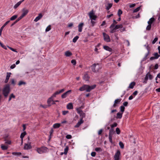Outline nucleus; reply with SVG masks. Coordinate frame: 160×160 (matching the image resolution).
<instances>
[{"instance_id": "nucleus-27", "label": "nucleus", "mask_w": 160, "mask_h": 160, "mask_svg": "<svg viewBox=\"0 0 160 160\" xmlns=\"http://www.w3.org/2000/svg\"><path fill=\"white\" fill-rule=\"evenodd\" d=\"M60 125H60V123H55V124H54L53 125V127L54 128H59L60 127Z\"/></svg>"}, {"instance_id": "nucleus-44", "label": "nucleus", "mask_w": 160, "mask_h": 160, "mask_svg": "<svg viewBox=\"0 0 160 160\" xmlns=\"http://www.w3.org/2000/svg\"><path fill=\"white\" fill-rule=\"evenodd\" d=\"M148 24V25L147 26L146 28V30H150L151 28V25L149 24V23Z\"/></svg>"}, {"instance_id": "nucleus-36", "label": "nucleus", "mask_w": 160, "mask_h": 160, "mask_svg": "<svg viewBox=\"0 0 160 160\" xmlns=\"http://www.w3.org/2000/svg\"><path fill=\"white\" fill-rule=\"evenodd\" d=\"M68 150V146H67L66 148L64 149V154H67Z\"/></svg>"}, {"instance_id": "nucleus-49", "label": "nucleus", "mask_w": 160, "mask_h": 160, "mask_svg": "<svg viewBox=\"0 0 160 160\" xmlns=\"http://www.w3.org/2000/svg\"><path fill=\"white\" fill-rule=\"evenodd\" d=\"M7 47L9 48L12 51H13L14 52H17V51L16 50L11 47H10L8 46H7Z\"/></svg>"}, {"instance_id": "nucleus-50", "label": "nucleus", "mask_w": 160, "mask_h": 160, "mask_svg": "<svg viewBox=\"0 0 160 160\" xmlns=\"http://www.w3.org/2000/svg\"><path fill=\"white\" fill-rule=\"evenodd\" d=\"M158 38L157 37L155 38L153 41H152V43L153 44L155 43L158 41Z\"/></svg>"}, {"instance_id": "nucleus-59", "label": "nucleus", "mask_w": 160, "mask_h": 160, "mask_svg": "<svg viewBox=\"0 0 160 160\" xmlns=\"http://www.w3.org/2000/svg\"><path fill=\"white\" fill-rule=\"evenodd\" d=\"M62 114L64 115H66L68 112V111H62Z\"/></svg>"}, {"instance_id": "nucleus-28", "label": "nucleus", "mask_w": 160, "mask_h": 160, "mask_svg": "<svg viewBox=\"0 0 160 160\" xmlns=\"http://www.w3.org/2000/svg\"><path fill=\"white\" fill-rule=\"evenodd\" d=\"M122 24H120V25H116L115 27H114V29H118L119 28H122Z\"/></svg>"}, {"instance_id": "nucleus-42", "label": "nucleus", "mask_w": 160, "mask_h": 160, "mask_svg": "<svg viewBox=\"0 0 160 160\" xmlns=\"http://www.w3.org/2000/svg\"><path fill=\"white\" fill-rule=\"evenodd\" d=\"M119 145L120 147V148L122 149V148H123L124 147V144H123V143L121 142H119Z\"/></svg>"}, {"instance_id": "nucleus-21", "label": "nucleus", "mask_w": 160, "mask_h": 160, "mask_svg": "<svg viewBox=\"0 0 160 160\" xmlns=\"http://www.w3.org/2000/svg\"><path fill=\"white\" fill-rule=\"evenodd\" d=\"M115 132L113 128H111L109 130V136H112L113 134Z\"/></svg>"}, {"instance_id": "nucleus-17", "label": "nucleus", "mask_w": 160, "mask_h": 160, "mask_svg": "<svg viewBox=\"0 0 160 160\" xmlns=\"http://www.w3.org/2000/svg\"><path fill=\"white\" fill-rule=\"evenodd\" d=\"M84 24L83 23H81L78 26V31L79 32H81L82 31V28Z\"/></svg>"}, {"instance_id": "nucleus-15", "label": "nucleus", "mask_w": 160, "mask_h": 160, "mask_svg": "<svg viewBox=\"0 0 160 160\" xmlns=\"http://www.w3.org/2000/svg\"><path fill=\"white\" fill-rule=\"evenodd\" d=\"M53 98L52 97L49 98L47 100V103L48 104V106L50 107L52 105V103L53 101Z\"/></svg>"}, {"instance_id": "nucleus-41", "label": "nucleus", "mask_w": 160, "mask_h": 160, "mask_svg": "<svg viewBox=\"0 0 160 160\" xmlns=\"http://www.w3.org/2000/svg\"><path fill=\"white\" fill-rule=\"evenodd\" d=\"M153 55L156 58L158 59L160 56V54L158 55V52H156L153 54Z\"/></svg>"}, {"instance_id": "nucleus-61", "label": "nucleus", "mask_w": 160, "mask_h": 160, "mask_svg": "<svg viewBox=\"0 0 160 160\" xmlns=\"http://www.w3.org/2000/svg\"><path fill=\"white\" fill-rule=\"evenodd\" d=\"M40 106L44 108H48V107H49V106H48V105H41Z\"/></svg>"}, {"instance_id": "nucleus-6", "label": "nucleus", "mask_w": 160, "mask_h": 160, "mask_svg": "<svg viewBox=\"0 0 160 160\" xmlns=\"http://www.w3.org/2000/svg\"><path fill=\"white\" fill-rule=\"evenodd\" d=\"M103 35L104 37V40L107 42L110 41V39L109 36L105 32L103 33Z\"/></svg>"}, {"instance_id": "nucleus-46", "label": "nucleus", "mask_w": 160, "mask_h": 160, "mask_svg": "<svg viewBox=\"0 0 160 160\" xmlns=\"http://www.w3.org/2000/svg\"><path fill=\"white\" fill-rule=\"evenodd\" d=\"M140 8V7H138L134 9V10H133V12H138V11L139 10Z\"/></svg>"}, {"instance_id": "nucleus-57", "label": "nucleus", "mask_w": 160, "mask_h": 160, "mask_svg": "<svg viewBox=\"0 0 160 160\" xmlns=\"http://www.w3.org/2000/svg\"><path fill=\"white\" fill-rule=\"evenodd\" d=\"M23 17L21 15L20 16L17 20H16L17 21V22H18L19 20H20Z\"/></svg>"}, {"instance_id": "nucleus-13", "label": "nucleus", "mask_w": 160, "mask_h": 160, "mask_svg": "<svg viewBox=\"0 0 160 160\" xmlns=\"http://www.w3.org/2000/svg\"><path fill=\"white\" fill-rule=\"evenodd\" d=\"M42 16H43L42 13H39L38 14V16L36 17V18L34 20V21L35 22H37L42 18Z\"/></svg>"}, {"instance_id": "nucleus-60", "label": "nucleus", "mask_w": 160, "mask_h": 160, "mask_svg": "<svg viewBox=\"0 0 160 160\" xmlns=\"http://www.w3.org/2000/svg\"><path fill=\"white\" fill-rule=\"evenodd\" d=\"M112 136H109V142L111 143H112L113 142H112Z\"/></svg>"}, {"instance_id": "nucleus-7", "label": "nucleus", "mask_w": 160, "mask_h": 160, "mask_svg": "<svg viewBox=\"0 0 160 160\" xmlns=\"http://www.w3.org/2000/svg\"><path fill=\"white\" fill-rule=\"evenodd\" d=\"M121 153L119 150H118L115 153L114 156V160H119V156L120 155Z\"/></svg>"}, {"instance_id": "nucleus-20", "label": "nucleus", "mask_w": 160, "mask_h": 160, "mask_svg": "<svg viewBox=\"0 0 160 160\" xmlns=\"http://www.w3.org/2000/svg\"><path fill=\"white\" fill-rule=\"evenodd\" d=\"M67 108L68 109H72L73 108V105L72 103H70L67 104Z\"/></svg>"}, {"instance_id": "nucleus-37", "label": "nucleus", "mask_w": 160, "mask_h": 160, "mask_svg": "<svg viewBox=\"0 0 160 160\" xmlns=\"http://www.w3.org/2000/svg\"><path fill=\"white\" fill-rule=\"evenodd\" d=\"M78 38H79V37L77 36L75 37L73 39V40H72L73 42L74 43L76 42H77V40L78 39Z\"/></svg>"}, {"instance_id": "nucleus-2", "label": "nucleus", "mask_w": 160, "mask_h": 160, "mask_svg": "<svg viewBox=\"0 0 160 160\" xmlns=\"http://www.w3.org/2000/svg\"><path fill=\"white\" fill-rule=\"evenodd\" d=\"M10 91V85L7 84L2 89V94L5 98H7Z\"/></svg>"}, {"instance_id": "nucleus-30", "label": "nucleus", "mask_w": 160, "mask_h": 160, "mask_svg": "<svg viewBox=\"0 0 160 160\" xmlns=\"http://www.w3.org/2000/svg\"><path fill=\"white\" fill-rule=\"evenodd\" d=\"M21 4V2H19L17 3L14 6V9L17 8Z\"/></svg>"}, {"instance_id": "nucleus-25", "label": "nucleus", "mask_w": 160, "mask_h": 160, "mask_svg": "<svg viewBox=\"0 0 160 160\" xmlns=\"http://www.w3.org/2000/svg\"><path fill=\"white\" fill-rule=\"evenodd\" d=\"M155 20V19L153 18H151L148 22V23L150 24H152V23Z\"/></svg>"}, {"instance_id": "nucleus-14", "label": "nucleus", "mask_w": 160, "mask_h": 160, "mask_svg": "<svg viewBox=\"0 0 160 160\" xmlns=\"http://www.w3.org/2000/svg\"><path fill=\"white\" fill-rule=\"evenodd\" d=\"M147 49L148 50V52L146 54L145 57L144 58V59L145 60H146L148 58V55L150 53V48L148 47V46H147Z\"/></svg>"}, {"instance_id": "nucleus-48", "label": "nucleus", "mask_w": 160, "mask_h": 160, "mask_svg": "<svg viewBox=\"0 0 160 160\" xmlns=\"http://www.w3.org/2000/svg\"><path fill=\"white\" fill-rule=\"evenodd\" d=\"M116 133H117V134H120V130L119 129V128H116Z\"/></svg>"}, {"instance_id": "nucleus-47", "label": "nucleus", "mask_w": 160, "mask_h": 160, "mask_svg": "<svg viewBox=\"0 0 160 160\" xmlns=\"http://www.w3.org/2000/svg\"><path fill=\"white\" fill-rule=\"evenodd\" d=\"M53 129H51V130L50 132V135L49 136V140H50L51 139V136L52 135V134L53 133Z\"/></svg>"}, {"instance_id": "nucleus-53", "label": "nucleus", "mask_w": 160, "mask_h": 160, "mask_svg": "<svg viewBox=\"0 0 160 160\" xmlns=\"http://www.w3.org/2000/svg\"><path fill=\"white\" fill-rule=\"evenodd\" d=\"M118 124L116 122H115L113 124H112L111 126V128H113L117 126Z\"/></svg>"}, {"instance_id": "nucleus-34", "label": "nucleus", "mask_w": 160, "mask_h": 160, "mask_svg": "<svg viewBox=\"0 0 160 160\" xmlns=\"http://www.w3.org/2000/svg\"><path fill=\"white\" fill-rule=\"evenodd\" d=\"M1 148L2 149V150H7L8 149V147L7 146H6L5 145H1Z\"/></svg>"}, {"instance_id": "nucleus-4", "label": "nucleus", "mask_w": 160, "mask_h": 160, "mask_svg": "<svg viewBox=\"0 0 160 160\" xmlns=\"http://www.w3.org/2000/svg\"><path fill=\"white\" fill-rule=\"evenodd\" d=\"M89 15L91 20H95L97 18L96 16L94 15L93 10H92L89 13Z\"/></svg>"}, {"instance_id": "nucleus-52", "label": "nucleus", "mask_w": 160, "mask_h": 160, "mask_svg": "<svg viewBox=\"0 0 160 160\" xmlns=\"http://www.w3.org/2000/svg\"><path fill=\"white\" fill-rule=\"evenodd\" d=\"M121 101V99H116L114 101L115 104H117L119 103Z\"/></svg>"}, {"instance_id": "nucleus-10", "label": "nucleus", "mask_w": 160, "mask_h": 160, "mask_svg": "<svg viewBox=\"0 0 160 160\" xmlns=\"http://www.w3.org/2000/svg\"><path fill=\"white\" fill-rule=\"evenodd\" d=\"M83 122L84 121L82 118H81L80 121L77 123V124L74 126V128H78L83 123Z\"/></svg>"}, {"instance_id": "nucleus-55", "label": "nucleus", "mask_w": 160, "mask_h": 160, "mask_svg": "<svg viewBox=\"0 0 160 160\" xmlns=\"http://www.w3.org/2000/svg\"><path fill=\"white\" fill-rule=\"evenodd\" d=\"M12 154L13 155H20L21 154V153L13 152H12Z\"/></svg>"}, {"instance_id": "nucleus-51", "label": "nucleus", "mask_w": 160, "mask_h": 160, "mask_svg": "<svg viewBox=\"0 0 160 160\" xmlns=\"http://www.w3.org/2000/svg\"><path fill=\"white\" fill-rule=\"evenodd\" d=\"M95 150L96 152H98L99 151H102V150L100 148L97 147L95 148Z\"/></svg>"}, {"instance_id": "nucleus-40", "label": "nucleus", "mask_w": 160, "mask_h": 160, "mask_svg": "<svg viewBox=\"0 0 160 160\" xmlns=\"http://www.w3.org/2000/svg\"><path fill=\"white\" fill-rule=\"evenodd\" d=\"M148 75H147V74L145 76V78L144 81L143 82L144 83H146L147 82V81L148 79Z\"/></svg>"}, {"instance_id": "nucleus-54", "label": "nucleus", "mask_w": 160, "mask_h": 160, "mask_svg": "<svg viewBox=\"0 0 160 160\" xmlns=\"http://www.w3.org/2000/svg\"><path fill=\"white\" fill-rule=\"evenodd\" d=\"M71 62L72 64L73 65H75L76 63V61L75 60L73 59L71 60Z\"/></svg>"}, {"instance_id": "nucleus-33", "label": "nucleus", "mask_w": 160, "mask_h": 160, "mask_svg": "<svg viewBox=\"0 0 160 160\" xmlns=\"http://www.w3.org/2000/svg\"><path fill=\"white\" fill-rule=\"evenodd\" d=\"M26 134V132H24L21 133L20 136L21 138L23 139V138Z\"/></svg>"}, {"instance_id": "nucleus-16", "label": "nucleus", "mask_w": 160, "mask_h": 160, "mask_svg": "<svg viewBox=\"0 0 160 160\" xmlns=\"http://www.w3.org/2000/svg\"><path fill=\"white\" fill-rule=\"evenodd\" d=\"M11 74V72H7V76L6 79L5 80V83H7L10 77V75Z\"/></svg>"}, {"instance_id": "nucleus-9", "label": "nucleus", "mask_w": 160, "mask_h": 160, "mask_svg": "<svg viewBox=\"0 0 160 160\" xmlns=\"http://www.w3.org/2000/svg\"><path fill=\"white\" fill-rule=\"evenodd\" d=\"M64 91V89H62L61 90H59V91H57L51 97H52V98H53V97H56V95L59 94L60 93H61Z\"/></svg>"}, {"instance_id": "nucleus-64", "label": "nucleus", "mask_w": 160, "mask_h": 160, "mask_svg": "<svg viewBox=\"0 0 160 160\" xmlns=\"http://www.w3.org/2000/svg\"><path fill=\"white\" fill-rule=\"evenodd\" d=\"M128 102H125L123 103V106H127L128 104Z\"/></svg>"}, {"instance_id": "nucleus-45", "label": "nucleus", "mask_w": 160, "mask_h": 160, "mask_svg": "<svg viewBox=\"0 0 160 160\" xmlns=\"http://www.w3.org/2000/svg\"><path fill=\"white\" fill-rule=\"evenodd\" d=\"M125 107L123 106H121L120 107V111L122 113L124 111Z\"/></svg>"}, {"instance_id": "nucleus-43", "label": "nucleus", "mask_w": 160, "mask_h": 160, "mask_svg": "<svg viewBox=\"0 0 160 160\" xmlns=\"http://www.w3.org/2000/svg\"><path fill=\"white\" fill-rule=\"evenodd\" d=\"M51 26L50 25H49L48 26L46 29V32H47L49 31L51 29Z\"/></svg>"}, {"instance_id": "nucleus-26", "label": "nucleus", "mask_w": 160, "mask_h": 160, "mask_svg": "<svg viewBox=\"0 0 160 160\" xmlns=\"http://www.w3.org/2000/svg\"><path fill=\"white\" fill-rule=\"evenodd\" d=\"M83 78L86 81H88L89 79V77L88 74H85L83 77Z\"/></svg>"}, {"instance_id": "nucleus-32", "label": "nucleus", "mask_w": 160, "mask_h": 160, "mask_svg": "<svg viewBox=\"0 0 160 160\" xmlns=\"http://www.w3.org/2000/svg\"><path fill=\"white\" fill-rule=\"evenodd\" d=\"M26 84V83L25 82H23L22 81H20L19 82L18 85L19 86H21L22 85H25Z\"/></svg>"}, {"instance_id": "nucleus-23", "label": "nucleus", "mask_w": 160, "mask_h": 160, "mask_svg": "<svg viewBox=\"0 0 160 160\" xmlns=\"http://www.w3.org/2000/svg\"><path fill=\"white\" fill-rule=\"evenodd\" d=\"M65 55L67 57H69L72 55V53L69 51H68L65 52Z\"/></svg>"}, {"instance_id": "nucleus-5", "label": "nucleus", "mask_w": 160, "mask_h": 160, "mask_svg": "<svg viewBox=\"0 0 160 160\" xmlns=\"http://www.w3.org/2000/svg\"><path fill=\"white\" fill-rule=\"evenodd\" d=\"M82 108V107H80L77 110L78 111V113L79 114L80 117H81V118H82V119L83 118L85 117V114L84 112H83L82 110H79Z\"/></svg>"}, {"instance_id": "nucleus-35", "label": "nucleus", "mask_w": 160, "mask_h": 160, "mask_svg": "<svg viewBox=\"0 0 160 160\" xmlns=\"http://www.w3.org/2000/svg\"><path fill=\"white\" fill-rule=\"evenodd\" d=\"M112 3H109L108 6L106 7V9L109 10L112 7Z\"/></svg>"}, {"instance_id": "nucleus-24", "label": "nucleus", "mask_w": 160, "mask_h": 160, "mask_svg": "<svg viewBox=\"0 0 160 160\" xmlns=\"http://www.w3.org/2000/svg\"><path fill=\"white\" fill-rule=\"evenodd\" d=\"M135 85V83L134 82H132L129 84L128 88H133Z\"/></svg>"}, {"instance_id": "nucleus-38", "label": "nucleus", "mask_w": 160, "mask_h": 160, "mask_svg": "<svg viewBox=\"0 0 160 160\" xmlns=\"http://www.w3.org/2000/svg\"><path fill=\"white\" fill-rule=\"evenodd\" d=\"M122 11L119 9L118 10V15L119 17H121V15L122 14Z\"/></svg>"}, {"instance_id": "nucleus-58", "label": "nucleus", "mask_w": 160, "mask_h": 160, "mask_svg": "<svg viewBox=\"0 0 160 160\" xmlns=\"http://www.w3.org/2000/svg\"><path fill=\"white\" fill-rule=\"evenodd\" d=\"M10 20H8L2 26L4 28L6 25H7L10 22Z\"/></svg>"}, {"instance_id": "nucleus-63", "label": "nucleus", "mask_w": 160, "mask_h": 160, "mask_svg": "<svg viewBox=\"0 0 160 160\" xmlns=\"http://www.w3.org/2000/svg\"><path fill=\"white\" fill-rule=\"evenodd\" d=\"M96 153L95 152H92L91 153V155L92 156L94 157L96 156Z\"/></svg>"}, {"instance_id": "nucleus-62", "label": "nucleus", "mask_w": 160, "mask_h": 160, "mask_svg": "<svg viewBox=\"0 0 160 160\" xmlns=\"http://www.w3.org/2000/svg\"><path fill=\"white\" fill-rule=\"evenodd\" d=\"M66 138L68 139H70L72 138V136L70 135H68L66 136Z\"/></svg>"}, {"instance_id": "nucleus-3", "label": "nucleus", "mask_w": 160, "mask_h": 160, "mask_svg": "<svg viewBox=\"0 0 160 160\" xmlns=\"http://www.w3.org/2000/svg\"><path fill=\"white\" fill-rule=\"evenodd\" d=\"M37 151L39 154L46 153L48 152V149L46 147H42L40 148H38L37 149Z\"/></svg>"}, {"instance_id": "nucleus-29", "label": "nucleus", "mask_w": 160, "mask_h": 160, "mask_svg": "<svg viewBox=\"0 0 160 160\" xmlns=\"http://www.w3.org/2000/svg\"><path fill=\"white\" fill-rule=\"evenodd\" d=\"M18 17V15H16L12 16L10 18V20L13 21L15 20Z\"/></svg>"}, {"instance_id": "nucleus-56", "label": "nucleus", "mask_w": 160, "mask_h": 160, "mask_svg": "<svg viewBox=\"0 0 160 160\" xmlns=\"http://www.w3.org/2000/svg\"><path fill=\"white\" fill-rule=\"evenodd\" d=\"M11 84H12L13 85H15L16 83H15V82L14 79H11Z\"/></svg>"}, {"instance_id": "nucleus-18", "label": "nucleus", "mask_w": 160, "mask_h": 160, "mask_svg": "<svg viewBox=\"0 0 160 160\" xmlns=\"http://www.w3.org/2000/svg\"><path fill=\"white\" fill-rule=\"evenodd\" d=\"M103 48L105 50L109 51L110 52H112V48L107 46H103Z\"/></svg>"}, {"instance_id": "nucleus-31", "label": "nucleus", "mask_w": 160, "mask_h": 160, "mask_svg": "<svg viewBox=\"0 0 160 160\" xmlns=\"http://www.w3.org/2000/svg\"><path fill=\"white\" fill-rule=\"evenodd\" d=\"M15 97V96L13 93L11 94L9 96L8 102L10 101L12 98H14Z\"/></svg>"}, {"instance_id": "nucleus-12", "label": "nucleus", "mask_w": 160, "mask_h": 160, "mask_svg": "<svg viewBox=\"0 0 160 160\" xmlns=\"http://www.w3.org/2000/svg\"><path fill=\"white\" fill-rule=\"evenodd\" d=\"M22 15L24 17L28 13L29 11L28 10L26 9L25 8H23L22 10Z\"/></svg>"}, {"instance_id": "nucleus-22", "label": "nucleus", "mask_w": 160, "mask_h": 160, "mask_svg": "<svg viewBox=\"0 0 160 160\" xmlns=\"http://www.w3.org/2000/svg\"><path fill=\"white\" fill-rule=\"evenodd\" d=\"M123 113L118 112L117 114L116 118H121L122 117V115Z\"/></svg>"}, {"instance_id": "nucleus-19", "label": "nucleus", "mask_w": 160, "mask_h": 160, "mask_svg": "<svg viewBox=\"0 0 160 160\" xmlns=\"http://www.w3.org/2000/svg\"><path fill=\"white\" fill-rule=\"evenodd\" d=\"M96 64L94 63L92 66H91L92 71L94 72H96V71L95 70V68L96 67Z\"/></svg>"}, {"instance_id": "nucleus-8", "label": "nucleus", "mask_w": 160, "mask_h": 160, "mask_svg": "<svg viewBox=\"0 0 160 160\" xmlns=\"http://www.w3.org/2000/svg\"><path fill=\"white\" fill-rule=\"evenodd\" d=\"M31 143L30 142L29 143H25L24 146V149L25 150H29L32 148L31 144Z\"/></svg>"}, {"instance_id": "nucleus-11", "label": "nucleus", "mask_w": 160, "mask_h": 160, "mask_svg": "<svg viewBox=\"0 0 160 160\" xmlns=\"http://www.w3.org/2000/svg\"><path fill=\"white\" fill-rule=\"evenodd\" d=\"M71 92V90H69L66 92H65L63 94L62 96L61 97L62 98H66L67 97V96L69 94V93Z\"/></svg>"}, {"instance_id": "nucleus-39", "label": "nucleus", "mask_w": 160, "mask_h": 160, "mask_svg": "<svg viewBox=\"0 0 160 160\" xmlns=\"http://www.w3.org/2000/svg\"><path fill=\"white\" fill-rule=\"evenodd\" d=\"M147 75H148V78H149V79L152 80V78H153V76L152 75L150 74L149 72H148L147 73Z\"/></svg>"}, {"instance_id": "nucleus-1", "label": "nucleus", "mask_w": 160, "mask_h": 160, "mask_svg": "<svg viewBox=\"0 0 160 160\" xmlns=\"http://www.w3.org/2000/svg\"><path fill=\"white\" fill-rule=\"evenodd\" d=\"M96 86L95 84L91 86L88 85H84L80 87L79 90L80 91L86 90L87 92H90L92 90L95 88Z\"/></svg>"}]
</instances>
